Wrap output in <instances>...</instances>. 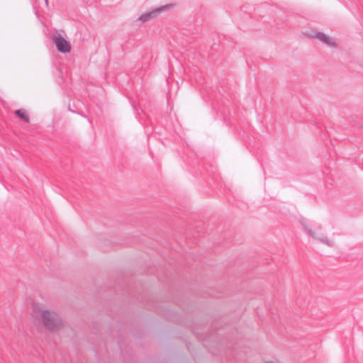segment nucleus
Here are the masks:
<instances>
[{
  "mask_svg": "<svg viewBox=\"0 0 363 363\" xmlns=\"http://www.w3.org/2000/svg\"><path fill=\"white\" fill-rule=\"evenodd\" d=\"M302 225H303L305 230L307 232V233L313 238L319 239L322 242H323L324 244L327 245L329 247H333L334 245V242L332 240H329L328 238H320L317 237L315 235V233L311 228H309L306 223H302Z\"/></svg>",
  "mask_w": 363,
  "mask_h": 363,
  "instance_id": "nucleus-4",
  "label": "nucleus"
},
{
  "mask_svg": "<svg viewBox=\"0 0 363 363\" xmlns=\"http://www.w3.org/2000/svg\"><path fill=\"white\" fill-rule=\"evenodd\" d=\"M53 42L57 51L62 53L69 52L71 50L69 43L60 34H56L53 36Z\"/></svg>",
  "mask_w": 363,
  "mask_h": 363,
  "instance_id": "nucleus-2",
  "label": "nucleus"
},
{
  "mask_svg": "<svg viewBox=\"0 0 363 363\" xmlns=\"http://www.w3.org/2000/svg\"><path fill=\"white\" fill-rule=\"evenodd\" d=\"M315 38L318 40L323 41L324 43L331 45L333 42L332 41V39L328 36H326L323 33L318 32L315 35Z\"/></svg>",
  "mask_w": 363,
  "mask_h": 363,
  "instance_id": "nucleus-6",
  "label": "nucleus"
},
{
  "mask_svg": "<svg viewBox=\"0 0 363 363\" xmlns=\"http://www.w3.org/2000/svg\"><path fill=\"white\" fill-rule=\"evenodd\" d=\"M167 7L168 6H163L155 9H153L152 11L145 12L141 14L140 16H138V18H137V21L140 22V23L148 21L152 18L156 17L158 13L166 10Z\"/></svg>",
  "mask_w": 363,
  "mask_h": 363,
  "instance_id": "nucleus-3",
  "label": "nucleus"
},
{
  "mask_svg": "<svg viewBox=\"0 0 363 363\" xmlns=\"http://www.w3.org/2000/svg\"><path fill=\"white\" fill-rule=\"evenodd\" d=\"M15 115L21 118L22 121L26 123H29V116L26 113V110L23 109H18L14 111Z\"/></svg>",
  "mask_w": 363,
  "mask_h": 363,
  "instance_id": "nucleus-5",
  "label": "nucleus"
},
{
  "mask_svg": "<svg viewBox=\"0 0 363 363\" xmlns=\"http://www.w3.org/2000/svg\"><path fill=\"white\" fill-rule=\"evenodd\" d=\"M40 320L43 326L50 332L55 333L65 327L60 315L53 310L39 309Z\"/></svg>",
  "mask_w": 363,
  "mask_h": 363,
  "instance_id": "nucleus-1",
  "label": "nucleus"
}]
</instances>
